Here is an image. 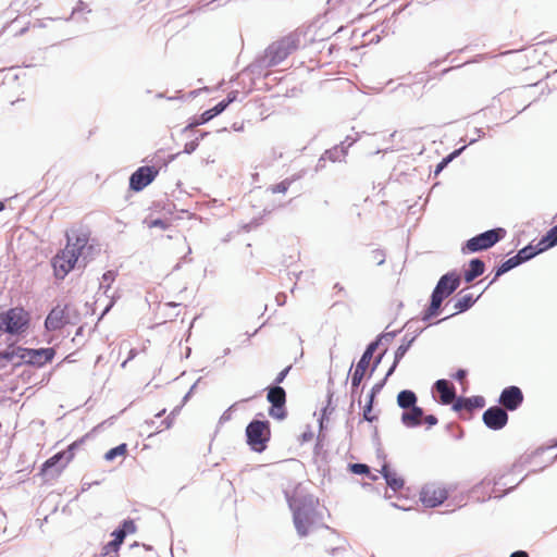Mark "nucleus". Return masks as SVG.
I'll list each match as a JSON object with an SVG mask.
<instances>
[{
    "label": "nucleus",
    "mask_w": 557,
    "mask_h": 557,
    "mask_svg": "<svg viewBox=\"0 0 557 557\" xmlns=\"http://www.w3.org/2000/svg\"><path fill=\"white\" fill-rule=\"evenodd\" d=\"M288 503L297 534L300 537L307 536L310 528L321 519L318 511L319 500L312 495H302L289 499Z\"/></svg>",
    "instance_id": "obj_1"
},
{
    "label": "nucleus",
    "mask_w": 557,
    "mask_h": 557,
    "mask_svg": "<svg viewBox=\"0 0 557 557\" xmlns=\"http://www.w3.org/2000/svg\"><path fill=\"white\" fill-rule=\"evenodd\" d=\"M246 443L255 453H263L271 438L270 422L268 420H251L245 430Z\"/></svg>",
    "instance_id": "obj_2"
},
{
    "label": "nucleus",
    "mask_w": 557,
    "mask_h": 557,
    "mask_svg": "<svg viewBox=\"0 0 557 557\" xmlns=\"http://www.w3.org/2000/svg\"><path fill=\"white\" fill-rule=\"evenodd\" d=\"M29 325V313L22 307L0 312V332L10 335L24 333Z\"/></svg>",
    "instance_id": "obj_3"
},
{
    "label": "nucleus",
    "mask_w": 557,
    "mask_h": 557,
    "mask_svg": "<svg viewBox=\"0 0 557 557\" xmlns=\"http://www.w3.org/2000/svg\"><path fill=\"white\" fill-rule=\"evenodd\" d=\"M505 235L506 231L502 227L485 231L468 239L461 251L462 253H469L486 250L502 240Z\"/></svg>",
    "instance_id": "obj_4"
},
{
    "label": "nucleus",
    "mask_w": 557,
    "mask_h": 557,
    "mask_svg": "<svg viewBox=\"0 0 557 557\" xmlns=\"http://www.w3.org/2000/svg\"><path fill=\"white\" fill-rule=\"evenodd\" d=\"M296 41L290 37H285L270 45L265 50V55L260 60L261 65L270 67L283 62L294 50Z\"/></svg>",
    "instance_id": "obj_5"
},
{
    "label": "nucleus",
    "mask_w": 557,
    "mask_h": 557,
    "mask_svg": "<svg viewBox=\"0 0 557 557\" xmlns=\"http://www.w3.org/2000/svg\"><path fill=\"white\" fill-rule=\"evenodd\" d=\"M72 239V236L66 233L67 243L65 248L59 251L52 259L54 275L58 280H63L79 261L77 256L71 251Z\"/></svg>",
    "instance_id": "obj_6"
},
{
    "label": "nucleus",
    "mask_w": 557,
    "mask_h": 557,
    "mask_svg": "<svg viewBox=\"0 0 557 557\" xmlns=\"http://www.w3.org/2000/svg\"><path fill=\"white\" fill-rule=\"evenodd\" d=\"M375 350L376 344H368L363 354L361 355V358L356 364L354 372L351 373V397L352 399L357 397L359 404L361 403V394L359 393L358 388L366 375L367 369L370 367V362L373 358Z\"/></svg>",
    "instance_id": "obj_7"
},
{
    "label": "nucleus",
    "mask_w": 557,
    "mask_h": 557,
    "mask_svg": "<svg viewBox=\"0 0 557 557\" xmlns=\"http://www.w3.org/2000/svg\"><path fill=\"white\" fill-rule=\"evenodd\" d=\"M267 400L271 404L269 416L283 421L287 417L285 389L278 385H271L267 388Z\"/></svg>",
    "instance_id": "obj_8"
},
{
    "label": "nucleus",
    "mask_w": 557,
    "mask_h": 557,
    "mask_svg": "<svg viewBox=\"0 0 557 557\" xmlns=\"http://www.w3.org/2000/svg\"><path fill=\"white\" fill-rule=\"evenodd\" d=\"M159 170L156 166H140L129 176V189L141 191L158 176Z\"/></svg>",
    "instance_id": "obj_9"
},
{
    "label": "nucleus",
    "mask_w": 557,
    "mask_h": 557,
    "mask_svg": "<svg viewBox=\"0 0 557 557\" xmlns=\"http://www.w3.org/2000/svg\"><path fill=\"white\" fill-rule=\"evenodd\" d=\"M66 324H74L70 318V305H65L64 308L59 306L52 308L45 320L47 331H58Z\"/></svg>",
    "instance_id": "obj_10"
},
{
    "label": "nucleus",
    "mask_w": 557,
    "mask_h": 557,
    "mask_svg": "<svg viewBox=\"0 0 557 557\" xmlns=\"http://www.w3.org/2000/svg\"><path fill=\"white\" fill-rule=\"evenodd\" d=\"M482 420L487 429L498 431L506 426L508 413L500 406H492L483 412Z\"/></svg>",
    "instance_id": "obj_11"
},
{
    "label": "nucleus",
    "mask_w": 557,
    "mask_h": 557,
    "mask_svg": "<svg viewBox=\"0 0 557 557\" xmlns=\"http://www.w3.org/2000/svg\"><path fill=\"white\" fill-rule=\"evenodd\" d=\"M24 352L23 363L35 366V367H44L48 362H51L55 356L54 348H26L22 350Z\"/></svg>",
    "instance_id": "obj_12"
},
{
    "label": "nucleus",
    "mask_w": 557,
    "mask_h": 557,
    "mask_svg": "<svg viewBox=\"0 0 557 557\" xmlns=\"http://www.w3.org/2000/svg\"><path fill=\"white\" fill-rule=\"evenodd\" d=\"M447 498V491L434 484H426L420 493V500L428 508H434Z\"/></svg>",
    "instance_id": "obj_13"
},
{
    "label": "nucleus",
    "mask_w": 557,
    "mask_h": 557,
    "mask_svg": "<svg viewBox=\"0 0 557 557\" xmlns=\"http://www.w3.org/2000/svg\"><path fill=\"white\" fill-rule=\"evenodd\" d=\"M417 322L414 321H408L404 325V329H406V334L401 338V344L396 349V359L401 360L411 345L414 343L417 337L422 333L423 329L416 325Z\"/></svg>",
    "instance_id": "obj_14"
},
{
    "label": "nucleus",
    "mask_w": 557,
    "mask_h": 557,
    "mask_svg": "<svg viewBox=\"0 0 557 557\" xmlns=\"http://www.w3.org/2000/svg\"><path fill=\"white\" fill-rule=\"evenodd\" d=\"M460 283V275L456 271H450L440 277L433 290L448 298L457 290Z\"/></svg>",
    "instance_id": "obj_15"
},
{
    "label": "nucleus",
    "mask_w": 557,
    "mask_h": 557,
    "mask_svg": "<svg viewBox=\"0 0 557 557\" xmlns=\"http://www.w3.org/2000/svg\"><path fill=\"white\" fill-rule=\"evenodd\" d=\"M498 401L506 411H515L523 403L522 391L513 385L505 387L499 395Z\"/></svg>",
    "instance_id": "obj_16"
},
{
    "label": "nucleus",
    "mask_w": 557,
    "mask_h": 557,
    "mask_svg": "<svg viewBox=\"0 0 557 557\" xmlns=\"http://www.w3.org/2000/svg\"><path fill=\"white\" fill-rule=\"evenodd\" d=\"M433 391L438 393L440 403L442 405H449L456 398V388L454 384L446 379L437 380L433 385Z\"/></svg>",
    "instance_id": "obj_17"
},
{
    "label": "nucleus",
    "mask_w": 557,
    "mask_h": 557,
    "mask_svg": "<svg viewBox=\"0 0 557 557\" xmlns=\"http://www.w3.org/2000/svg\"><path fill=\"white\" fill-rule=\"evenodd\" d=\"M72 236V247L71 251L74 252L77 258L79 259L82 257L84 261V267H86L88 260H87V253L86 250L91 249V246L87 247L88 244V236L84 233H76V232H67Z\"/></svg>",
    "instance_id": "obj_18"
},
{
    "label": "nucleus",
    "mask_w": 557,
    "mask_h": 557,
    "mask_svg": "<svg viewBox=\"0 0 557 557\" xmlns=\"http://www.w3.org/2000/svg\"><path fill=\"white\" fill-rule=\"evenodd\" d=\"M423 416H424L423 408L414 405V407H411L401 413L400 420H401V423L406 428L412 429V428L420 426L422 424Z\"/></svg>",
    "instance_id": "obj_19"
},
{
    "label": "nucleus",
    "mask_w": 557,
    "mask_h": 557,
    "mask_svg": "<svg viewBox=\"0 0 557 557\" xmlns=\"http://www.w3.org/2000/svg\"><path fill=\"white\" fill-rule=\"evenodd\" d=\"M463 290H461L459 294H458V297L455 301V305H454V308L456 309V312L442 319V321L455 315L456 313H461V312H466L468 311L470 308H472V306L478 301V299L481 297L482 293L478 296V297H473L472 294H467V295H463L461 296ZM440 321H437L436 323H440Z\"/></svg>",
    "instance_id": "obj_20"
},
{
    "label": "nucleus",
    "mask_w": 557,
    "mask_h": 557,
    "mask_svg": "<svg viewBox=\"0 0 557 557\" xmlns=\"http://www.w3.org/2000/svg\"><path fill=\"white\" fill-rule=\"evenodd\" d=\"M26 348L21 346H15L14 344L9 345L4 350L0 351V362L7 361V362H13L14 359H18L17 362H14V367H20L23 363L24 352L21 350H25Z\"/></svg>",
    "instance_id": "obj_21"
},
{
    "label": "nucleus",
    "mask_w": 557,
    "mask_h": 557,
    "mask_svg": "<svg viewBox=\"0 0 557 557\" xmlns=\"http://www.w3.org/2000/svg\"><path fill=\"white\" fill-rule=\"evenodd\" d=\"M446 298L436 292H432L430 297V305L422 313L423 321H430L432 318L438 315L443 301Z\"/></svg>",
    "instance_id": "obj_22"
},
{
    "label": "nucleus",
    "mask_w": 557,
    "mask_h": 557,
    "mask_svg": "<svg viewBox=\"0 0 557 557\" xmlns=\"http://www.w3.org/2000/svg\"><path fill=\"white\" fill-rule=\"evenodd\" d=\"M381 474L384 478L388 487L392 488L394 492H397L404 487V479L398 476L397 473L393 471L387 463H384L382 466Z\"/></svg>",
    "instance_id": "obj_23"
},
{
    "label": "nucleus",
    "mask_w": 557,
    "mask_h": 557,
    "mask_svg": "<svg viewBox=\"0 0 557 557\" xmlns=\"http://www.w3.org/2000/svg\"><path fill=\"white\" fill-rule=\"evenodd\" d=\"M485 271V263L480 258H473L469 262V268L463 271V280L466 283L473 282L476 277L481 276Z\"/></svg>",
    "instance_id": "obj_24"
},
{
    "label": "nucleus",
    "mask_w": 557,
    "mask_h": 557,
    "mask_svg": "<svg viewBox=\"0 0 557 557\" xmlns=\"http://www.w3.org/2000/svg\"><path fill=\"white\" fill-rule=\"evenodd\" d=\"M65 461L64 454L61 451L47 459L41 467V472L46 475L59 474L63 469H58Z\"/></svg>",
    "instance_id": "obj_25"
},
{
    "label": "nucleus",
    "mask_w": 557,
    "mask_h": 557,
    "mask_svg": "<svg viewBox=\"0 0 557 557\" xmlns=\"http://www.w3.org/2000/svg\"><path fill=\"white\" fill-rule=\"evenodd\" d=\"M543 245H540V243L536 245V247L532 246L531 244L527 245L525 247L518 250V252L513 256V259L517 260V264L520 265L539 253L545 251L546 249H542Z\"/></svg>",
    "instance_id": "obj_26"
},
{
    "label": "nucleus",
    "mask_w": 557,
    "mask_h": 557,
    "mask_svg": "<svg viewBox=\"0 0 557 557\" xmlns=\"http://www.w3.org/2000/svg\"><path fill=\"white\" fill-rule=\"evenodd\" d=\"M136 532V524L132 519H125L122 523L113 531L112 536L117 539L123 543L124 539L128 534H133Z\"/></svg>",
    "instance_id": "obj_27"
},
{
    "label": "nucleus",
    "mask_w": 557,
    "mask_h": 557,
    "mask_svg": "<svg viewBox=\"0 0 557 557\" xmlns=\"http://www.w3.org/2000/svg\"><path fill=\"white\" fill-rule=\"evenodd\" d=\"M418 398L413 391L411 389H403L397 395V405L405 410L414 407L417 405Z\"/></svg>",
    "instance_id": "obj_28"
},
{
    "label": "nucleus",
    "mask_w": 557,
    "mask_h": 557,
    "mask_svg": "<svg viewBox=\"0 0 557 557\" xmlns=\"http://www.w3.org/2000/svg\"><path fill=\"white\" fill-rule=\"evenodd\" d=\"M323 154L324 158H326V160H330L332 162L342 161L347 154L345 143H341L339 145H336L331 149L325 150Z\"/></svg>",
    "instance_id": "obj_29"
},
{
    "label": "nucleus",
    "mask_w": 557,
    "mask_h": 557,
    "mask_svg": "<svg viewBox=\"0 0 557 557\" xmlns=\"http://www.w3.org/2000/svg\"><path fill=\"white\" fill-rule=\"evenodd\" d=\"M517 260L513 259V257L507 259L504 261L499 267L495 269V274L493 280L490 282V284L495 283L503 274L509 272L510 270L519 267L516 262Z\"/></svg>",
    "instance_id": "obj_30"
},
{
    "label": "nucleus",
    "mask_w": 557,
    "mask_h": 557,
    "mask_svg": "<svg viewBox=\"0 0 557 557\" xmlns=\"http://www.w3.org/2000/svg\"><path fill=\"white\" fill-rule=\"evenodd\" d=\"M540 245H543L542 249H549L557 245V224L549 228L546 234L540 239Z\"/></svg>",
    "instance_id": "obj_31"
},
{
    "label": "nucleus",
    "mask_w": 557,
    "mask_h": 557,
    "mask_svg": "<svg viewBox=\"0 0 557 557\" xmlns=\"http://www.w3.org/2000/svg\"><path fill=\"white\" fill-rule=\"evenodd\" d=\"M83 443V440L76 441L67 446L65 450H62L61 453L64 454L65 461L58 467V469H64L66 465L74 458L75 450L81 446Z\"/></svg>",
    "instance_id": "obj_32"
},
{
    "label": "nucleus",
    "mask_w": 557,
    "mask_h": 557,
    "mask_svg": "<svg viewBox=\"0 0 557 557\" xmlns=\"http://www.w3.org/2000/svg\"><path fill=\"white\" fill-rule=\"evenodd\" d=\"M466 409L471 411L473 409H481L485 406V398L483 396L465 397Z\"/></svg>",
    "instance_id": "obj_33"
},
{
    "label": "nucleus",
    "mask_w": 557,
    "mask_h": 557,
    "mask_svg": "<svg viewBox=\"0 0 557 557\" xmlns=\"http://www.w3.org/2000/svg\"><path fill=\"white\" fill-rule=\"evenodd\" d=\"M126 451H127V445L125 443H122V444L109 449L104 455V459L107 461H112L119 456H124L126 454Z\"/></svg>",
    "instance_id": "obj_34"
},
{
    "label": "nucleus",
    "mask_w": 557,
    "mask_h": 557,
    "mask_svg": "<svg viewBox=\"0 0 557 557\" xmlns=\"http://www.w3.org/2000/svg\"><path fill=\"white\" fill-rule=\"evenodd\" d=\"M210 121L209 113L205 111L202 114H200L198 117H195L193 122H190L188 125H186L183 128V133H186L188 131H193L196 126L206 124Z\"/></svg>",
    "instance_id": "obj_35"
},
{
    "label": "nucleus",
    "mask_w": 557,
    "mask_h": 557,
    "mask_svg": "<svg viewBox=\"0 0 557 557\" xmlns=\"http://www.w3.org/2000/svg\"><path fill=\"white\" fill-rule=\"evenodd\" d=\"M294 180L292 178H285L284 181L280 182L278 184L272 185L269 187V190H271L272 194H285Z\"/></svg>",
    "instance_id": "obj_36"
},
{
    "label": "nucleus",
    "mask_w": 557,
    "mask_h": 557,
    "mask_svg": "<svg viewBox=\"0 0 557 557\" xmlns=\"http://www.w3.org/2000/svg\"><path fill=\"white\" fill-rule=\"evenodd\" d=\"M115 277H116L115 271L109 270V271L104 272L102 274V282L100 283V288H103L104 293H107L111 286V283L114 282Z\"/></svg>",
    "instance_id": "obj_37"
},
{
    "label": "nucleus",
    "mask_w": 557,
    "mask_h": 557,
    "mask_svg": "<svg viewBox=\"0 0 557 557\" xmlns=\"http://www.w3.org/2000/svg\"><path fill=\"white\" fill-rule=\"evenodd\" d=\"M398 333H399V331L384 332V333L380 334L376 337V339L371 342L370 344H376V348H377L380 346V344H382L383 342H386V343L392 342L397 336Z\"/></svg>",
    "instance_id": "obj_38"
},
{
    "label": "nucleus",
    "mask_w": 557,
    "mask_h": 557,
    "mask_svg": "<svg viewBox=\"0 0 557 557\" xmlns=\"http://www.w3.org/2000/svg\"><path fill=\"white\" fill-rule=\"evenodd\" d=\"M333 396H334V393L333 391L329 389L327 391V404L326 406L322 409V418L320 420V426L322 428L323 425V419L325 417H327L329 414H331L333 411H334V407H332V399H333Z\"/></svg>",
    "instance_id": "obj_39"
},
{
    "label": "nucleus",
    "mask_w": 557,
    "mask_h": 557,
    "mask_svg": "<svg viewBox=\"0 0 557 557\" xmlns=\"http://www.w3.org/2000/svg\"><path fill=\"white\" fill-rule=\"evenodd\" d=\"M348 467H349V470L354 474H359V475L370 474V468L366 463H360V462L349 463Z\"/></svg>",
    "instance_id": "obj_40"
},
{
    "label": "nucleus",
    "mask_w": 557,
    "mask_h": 557,
    "mask_svg": "<svg viewBox=\"0 0 557 557\" xmlns=\"http://www.w3.org/2000/svg\"><path fill=\"white\" fill-rule=\"evenodd\" d=\"M385 252L382 249H373L370 252L371 261L375 262L377 265H382L385 262Z\"/></svg>",
    "instance_id": "obj_41"
},
{
    "label": "nucleus",
    "mask_w": 557,
    "mask_h": 557,
    "mask_svg": "<svg viewBox=\"0 0 557 557\" xmlns=\"http://www.w3.org/2000/svg\"><path fill=\"white\" fill-rule=\"evenodd\" d=\"M373 404L374 403H372V399H367V403L363 407V414H362L364 421L373 422L374 420H376V416L371 414Z\"/></svg>",
    "instance_id": "obj_42"
},
{
    "label": "nucleus",
    "mask_w": 557,
    "mask_h": 557,
    "mask_svg": "<svg viewBox=\"0 0 557 557\" xmlns=\"http://www.w3.org/2000/svg\"><path fill=\"white\" fill-rule=\"evenodd\" d=\"M385 384V380L375 383L368 395V399H372V403H374L376 395L381 393Z\"/></svg>",
    "instance_id": "obj_43"
},
{
    "label": "nucleus",
    "mask_w": 557,
    "mask_h": 557,
    "mask_svg": "<svg viewBox=\"0 0 557 557\" xmlns=\"http://www.w3.org/2000/svg\"><path fill=\"white\" fill-rule=\"evenodd\" d=\"M122 545V542L121 541H117V539H113L112 541H110L106 546H104V550H106V555L110 554V553H117L120 547Z\"/></svg>",
    "instance_id": "obj_44"
},
{
    "label": "nucleus",
    "mask_w": 557,
    "mask_h": 557,
    "mask_svg": "<svg viewBox=\"0 0 557 557\" xmlns=\"http://www.w3.org/2000/svg\"><path fill=\"white\" fill-rule=\"evenodd\" d=\"M292 364L287 366L286 368H284L281 372H278V374L276 375L275 380H274V384L273 385H278L281 386L280 384L284 382L285 377L287 376V374L289 373V371L292 370Z\"/></svg>",
    "instance_id": "obj_45"
},
{
    "label": "nucleus",
    "mask_w": 557,
    "mask_h": 557,
    "mask_svg": "<svg viewBox=\"0 0 557 557\" xmlns=\"http://www.w3.org/2000/svg\"><path fill=\"white\" fill-rule=\"evenodd\" d=\"M169 226H170V224L165 220H162V219H154V220H151L148 222V227H150V228L159 227L162 230H166Z\"/></svg>",
    "instance_id": "obj_46"
},
{
    "label": "nucleus",
    "mask_w": 557,
    "mask_h": 557,
    "mask_svg": "<svg viewBox=\"0 0 557 557\" xmlns=\"http://www.w3.org/2000/svg\"><path fill=\"white\" fill-rule=\"evenodd\" d=\"M199 146V138H195L194 140H190L185 144L184 146V152L187 154L193 153Z\"/></svg>",
    "instance_id": "obj_47"
},
{
    "label": "nucleus",
    "mask_w": 557,
    "mask_h": 557,
    "mask_svg": "<svg viewBox=\"0 0 557 557\" xmlns=\"http://www.w3.org/2000/svg\"><path fill=\"white\" fill-rule=\"evenodd\" d=\"M386 352V349L384 351H382L381 354H379L372 364H371V369H370V372H369V377H371V375L374 373V371L376 370V368L379 367V364L381 363L382 359H383V356L385 355Z\"/></svg>",
    "instance_id": "obj_48"
},
{
    "label": "nucleus",
    "mask_w": 557,
    "mask_h": 557,
    "mask_svg": "<svg viewBox=\"0 0 557 557\" xmlns=\"http://www.w3.org/2000/svg\"><path fill=\"white\" fill-rule=\"evenodd\" d=\"M451 404H453V410H455V411H460L462 409H466L465 397H456Z\"/></svg>",
    "instance_id": "obj_49"
},
{
    "label": "nucleus",
    "mask_w": 557,
    "mask_h": 557,
    "mask_svg": "<svg viewBox=\"0 0 557 557\" xmlns=\"http://www.w3.org/2000/svg\"><path fill=\"white\" fill-rule=\"evenodd\" d=\"M178 410L180 407H176L168 418L161 421V425H163V429H170L172 426L173 418L171 416H173Z\"/></svg>",
    "instance_id": "obj_50"
},
{
    "label": "nucleus",
    "mask_w": 557,
    "mask_h": 557,
    "mask_svg": "<svg viewBox=\"0 0 557 557\" xmlns=\"http://www.w3.org/2000/svg\"><path fill=\"white\" fill-rule=\"evenodd\" d=\"M400 362V360H397L396 359V354H394V361L392 363V366L389 367V369L387 370L385 376L383 380H385V382L387 381V379L395 372L398 363Z\"/></svg>",
    "instance_id": "obj_51"
},
{
    "label": "nucleus",
    "mask_w": 557,
    "mask_h": 557,
    "mask_svg": "<svg viewBox=\"0 0 557 557\" xmlns=\"http://www.w3.org/2000/svg\"><path fill=\"white\" fill-rule=\"evenodd\" d=\"M424 422L426 423L428 428H432L438 423L437 418L434 414H428L424 417Z\"/></svg>",
    "instance_id": "obj_52"
},
{
    "label": "nucleus",
    "mask_w": 557,
    "mask_h": 557,
    "mask_svg": "<svg viewBox=\"0 0 557 557\" xmlns=\"http://www.w3.org/2000/svg\"><path fill=\"white\" fill-rule=\"evenodd\" d=\"M237 96H238V91L237 90H232L227 97L224 100V102L226 103V106L228 107L231 103H233L234 101L237 100Z\"/></svg>",
    "instance_id": "obj_53"
},
{
    "label": "nucleus",
    "mask_w": 557,
    "mask_h": 557,
    "mask_svg": "<svg viewBox=\"0 0 557 557\" xmlns=\"http://www.w3.org/2000/svg\"><path fill=\"white\" fill-rule=\"evenodd\" d=\"M85 10H87V4L83 1H78L76 7L72 11L71 17Z\"/></svg>",
    "instance_id": "obj_54"
},
{
    "label": "nucleus",
    "mask_w": 557,
    "mask_h": 557,
    "mask_svg": "<svg viewBox=\"0 0 557 557\" xmlns=\"http://www.w3.org/2000/svg\"><path fill=\"white\" fill-rule=\"evenodd\" d=\"M213 108H214V112H216L218 114H221L222 112H224L226 110L227 106L224 102V100H221Z\"/></svg>",
    "instance_id": "obj_55"
},
{
    "label": "nucleus",
    "mask_w": 557,
    "mask_h": 557,
    "mask_svg": "<svg viewBox=\"0 0 557 557\" xmlns=\"http://www.w3.org/2000/svg\"><path fill=\"white\" fill-rule=\"evenodd\" d=\"M235 405L231 406L227 410H225L221 418H220V422H225V421H228L231 419V410L234 408Z\"/></svg>",
    "instance_id": "obj_56"
},
{
    "label": "nucleus",
    "mask_w": 557,
    "mask_h": 557,
    "mask_svg": "<svg viewBox=\"0 0 557 557\" xmlns=\"http://www.w3.org/2000/svg\"><path fill=\"white\" fill-rule=\"evenodd\" d=\"M466 376H467V371H466V370H463V369H459V370L455 373V375H454V377H455L457 381H459V382H461L463 379H466Z\"/></svg>",
    "instance_id": "obj_57"
},
{
    "label": "nucleus",
    "mask_w": 557,
    "mask_h": 557,
    "mask_svg": "<svg viewBox=\"0 0 557 557\" xmlns=\"http://www.w3.org/2000/svg\"><path fill=\"white\" fill-rule=\"evenodd\" d=\"M70 318L74 321V324L79 320V313L75 308L70 306Z\"/></svg>",
    "instance_id": "obj_58"
},
{
    "label": "nucleus",
    "mask_w": 557,
    "mask_h": 557,
    "mask_svg": "<svg viewBox=\"0 0 557 557\" xmlns=\"http://www.w3.org/2000/svg\"><path fill=\"white\" fill-rule=\"evenodd\" d=\"M467 148V146H462L458 149H455L453 152L449 153V156L451 157L453 160H455L457 157H459L462 151Z\"/></svg>",
    "instance_id": "obj_59"
},
{
    "label": "nucleus",
    "mask_w": 557,
    "mask_h": 557,
    "mask_svg": "<svg viewBox=\"0 0 557 557\" xmlns=\"http://www.w3.org/2000/svg\"><path fill=\"white\" fill-rule=\"evenodd\" d=\"M357 140V138H351L347 136L342 143H345L346 150Z\"/></svg>",
    "instance_id": "obj_60"
},
{
    "label": "nucleus",
    "mask_w": 557,
    "mask_h": 557,
    "mask_svg": "<svg viewBox=\"0 0 557 557\" xmlns=\"http://www.w3.org/2000/svg\"><path fill=\"white\" fill-rule=\"evenodd\" d=\"M510 557H529V554L525 550H516L511 553Z\"/></svg>",
    "instance_id": "obj_61"
},
{
    "label": "nucleus",
    "mask_w": 557,
    "mask_h": 557,
    "mask_svg": "<svg viewBox=\"0 0 557 557\" xmlns=\"http://www.w3.org/2000/svg\"><path fill=\"white\" fill-rule=\"evenodd\" d=\"M325 161H326V158H324V154H322L320 157V159L318 160V163H317V170H321L324 168L325 165Z\"/></svg>",
    "instance_id": "obj_62"
},
{
    "label": "nucleus",
    "mask_w": 557,
    "mask_h": 557,
    "mask_svg": "<svg viewBox=\"0 0 557 557\" xmlns=\"http://www.w3.org/2000/svg\"><path fill=\"white\" fill-rule=\"evenodd\" d=\"M445 168L446 165L441 161L434 170V175H438Z\"/></svg>",
    "instance_id": "obj_63"
},
{
    "label": "nucleus",
    "mask_w": 557,
    "mask_h": 557,
    "mask_svg": "<svg viewBox=\"0 0 557 557\" xmlns=\"http://www.w3.org/2000/svg\"><path fill=\"white\" fill-rule=\"evenodd\" d=\"M196 384H197V383H195V384L189 388V391L186 393V395H185V396H184V398H183V403L187 401V399L190 397L191 393L194 392V389H195V387H196Z\"/></svg>",
    "instance_id": "obj_64"
}]
</instances>
